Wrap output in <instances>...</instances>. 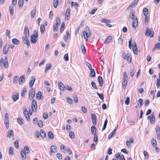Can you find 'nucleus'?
I'll return each instance as SVG.
<instances>
[{
	"mask_svg": "<svg viewBox=\"0 0 160 160\" xmlns=\"http://www.w3.org/2000/svg\"><path fill=\"white\" fill-rule=\"evenodd\" d=\"M108 122V120L107 119H106L104 123L102 129V130H104L106 129Z\"/></svg>",
	"mask_w": 160,
	"mask_h": 160,
	"instance_id": "obj_39",
	"label": "nucleus"
},
{
	"mask_svg": "<svg viewBox=\"0 0 160 160\" xmlns=\"http://www.w3.org/2000/svg\"><path fill=\"white\" fill-rule=\"evenodd\" d=\"M9 49V46L6 45L4 47L3 49V52L4 54H7L8 52Z\"/></svg>",
	"mask_w": 160,
	"mask_h": 160,
	"instance_id": "obj_17",
	"label": "nucleus"
},
{
	"mask_svg": "<svg viewBox=\"0 0 160 160\" xmlns=\"http://www.w3.org/2000/svg\"><path fill=\"white\" fill-rule=\"evenodd\" d=\"M67 89L69 91H71L72 90V88L71 86H65V90Z\"/></svg>",
	"mask_w": 160,
	"mask_h": 160,
	"instance_id": "obj_45",
	"label": "nucleus"
},
{
	"mask_svg": "<svg viewBox=\"0 0 160 160\" xmlns=\"http://www.w3.org/2000/svg\"><path fill=\"white\" fill-rule=\"evenodd\" d=\"M12 42L15 44H19L20 43L19 41L17 39L14 38L12 39Z\"/></svg>",
	"mask_w": 160,
	"mask_h": 160,
	"instance_id": "obj_32",
	"label": "nucleus"
},
{
	"mask_svg": "<svg viewBox=\"0 0 160 160\" xmlns=\"http://www.w3.org/2000/svg\"><path fill=\"white\" fill-rule=\"evenodd\" d=\"M48 114L47 113H44L43 114V118L44 119H46L48 118Z\"/></svg>",
	"mask_w": 160,
	"mask_h": 160,
	"instance_id": "obj_58",
	"label": "nucleus"
},
{
	"mask_svg": "<svg viewBox=\"0 0 160 160\" xmlns=\"http://www.w3.org/2000/svg\"><path fill=\"white\" fill-rule=\"evenodd\" d=\"M97 94L98 95L99 98L102 100H103L104 99V97L103 94L102 93H99L98 92H97Z\"/></svg>",
	"mask_w": 160,
	"mask_h": 160,
	"instance_id": "obj_51",
	"label": "nucleus"
},
{
	"mask_svg": "<svg viewBox=\"0 0 160 160\" xmlns=\"http://www.w3.org/2000/svg\"><path fill=\"white\" fill-rule=\"evenodd\" d=\"M40 31L41 33L43 34L44 33L45 31V28L44 25L43 24L41 25L40 27Z\"/></svg>",
	"mask_w": 160,
	"mask_h": 160,
	"instance_id": "obj_30",
	"label": "nucleus"
},
{
	"mask_svg": "<svg viewBox=\"0 0 160 160\" xmlns=\"http://www.w3.org/2000/svg\"><path fill=\"white\" fill-rule=\"evenodd\" d=\"M37 38L35 37L34 35H32L31 36V41L32 43L35 44L37 42Z\"/></svg>",
	"mask_w": 160,
	"mask_h": 160,
	"instance_id": "obj_14",
	"label": "nucleus"
},
{
	"mask_svg": "<svg viewBox=\"0 0 160 160\" xmlns=\"http://www.w3.org/2000/svg\"><path fill=\"white\" fill-rule=\"evenodd\" d=\"M90 70V76L91 77H95L96 75V74L95 70L94 69L92 68Z\"/></svg>",
	"mask_w": 160,
	"mask_h": 160,
	"instance_id": "obj_26",
	"label": "nucleus"
},
{
	"mask_svg": "<svg viewBox=\"0 0 160 160\" xmlns=\"http://www.w3.org/2000/svg\"><path fill=\"white\" fill-rule=\"evenodd\" d=\"M116 132L115 130H113L112 131V132L110 133V134H109L108 137V138L109 140L111 139L112 138V137L114 135Z\"/></svg>",
	"mask_w": 160,
	"mask_h": 160,
	"instance_id": "obj_33",
	"label": "nucleus"
},
{
	"mask_svg": "<svg viewBox=\"0 0 160 160\" xmlns=\"http://www.w3.org/2000/svg\"><path fill=\"white\" fill-rule=\"evenodd\" d=\"M136 72V71L134 69H133L131 72L130 76L131 77H132L134 76L135 73Z\"/></svg>",
	"mask_w": 160,
	"mask_h": 160,
	"instance_id": "obj_63",
	"label": "nucleus"
},
{
	"mask_svg": "<svg viewBox=\"0 0 160 160\" xmlns=\"http://www.w3.org/2000/svg\"><path fill=\"white\" fill-rule=\"evenodd\" d=\"M35 92L33 88H31L29 91V98L30 100H32L34 97Z\"/></svg>",
	"mask_w": 160,
	"mask_h": 160,
	"instance_id": "obj_3",
	"label": "nucleus"
},
{
	"mask_svg": "<svg viewBox=\"0 0 160 160\" xmlns=\"http://www.w3.org/2000/svg\"><path fill=\"white\" fill-rule=\"evenodd\" d=\"M87 36V38H89L91 36V32L89 28L88 27H87L86 29V31L84 32Z\"/></svg>",
	"mask_w": 160,
	"mask_h": 160,
	"instance_id": "obj_11",
	"label": "nucleus"
},
{
	"mask_svg": "<svg viewBox=\"0 0 160 160\" xmlns=\"http://www.w3.org/2000/svg\"><path fill=\"white\" fill-rule=\"evenodd\" d=\"M156 132L157 134H160V127L159 126H157L156 128Z\"/></svg>",
	"mask_w": 160,
	"mask_h": 160,
	"instance_id": "obj_47",
	"label": "nucleus"
},
{
	"mask_svg": "<svg viewBox=\"0 0 160 160\" xmlns=\"http://www.w3.org/2000/svg\"><path fill=\"white\" fill-rule=\"evenodd\" d=\"M41 96H42V93L41 92L39 91L36 94V98L40 100L41 99Z\"/></svg>",
	"mask_w": 160,
	"mask_h": 160,
	"instance_id": "obj_29",
	"label": "nucleus"
},
{
	"mask_svg": "<svg viewBox=\"0 0 160 160\" xmlns=\"http://www.w3.org/2000/svg\"><path fill=\"white\" fill-rule=\"evenodd\" d=\"M27 92V89L26 88H23L22 92H21V95L22 97H24L25 95V93Z\"/></svg>",
	"mask_w": 160,
	"mask_h": 160,
	"instance_id": "obj_40",
	"label": "nucleus"
},
{
	"mask_svg": "<svg viewBox=\"0 0 160 160\" xmlns=\"http://www.w3.org/2000/svg\"><path fill=\"white\" fill-rule=\"evenodd\" d=\"M127 60L129 63H130L131 62L132 58L130 55H127Z\"/></svg>",
	"mask_w": 160,
	"mask_h": 160,
	"instance_id": "obj_37",
	"label": "nucleus"
},
{
	"mask_svg": "<svg viewBox=\"0 0 160 160\" xmlns=\"http://www.w3.org/2000/svg\"><path fill=\"white\" fill-rule=\"evenodd\" d=\"M35 78L34 76H32L29 82V86L31 88L33 86L35 81Z\"/></svg>",
	"mask_w": 160,
	"mask_h": 160,
	"instance_id": "obj_9",
	"label": "nucleus"
},
{
	"mask_svg": "<svg viewBox=\"0 0 160 160\" xmlns=\"http://www.w3.org/2000/svg\"><path fill=\"white\" fill-rule=\"evenodd\" d=\"M51 151H50V153L51 154H52V153H55L57 152V148L55 145H52L51 146Z\"/></svg>",
	"mask_w": 160,
	"mask_h": 160,
	"instance_id": "obj_12",
	"label": "nucleus"
},
{
	"mask_svg": "<svg viewBox=\"0 0 160 160\" xmlns=\"http://www.w3.org/2000/svg\"><path fill=\"white\" fill-rule=\"evenodd\" d=\"M145 35L146 37H150L152 38L154 36V32L152 29H150L148 28H146V32Z\"/></svg>",
	"mask_w": 160,
	"mask_h": 160,
	"instance_id": "obj_1",
	"label": "nucleus"
},
{
	"mask_svg": "<svg viewBox=\"0 0 160 160\" xmlns=\"http://www.w3.org/2000/svg\"><path fill=\"white\" fill-rule=\"evenodd\" d=\"M18 3L19 7H22L23 4V0H19Z\"/></svg>",
	"mask_w": 160,
	"mask_h": 160,
	"instance_id": "obj_44",
	"label": "nucleus"
},
{
	"mask_svg": "<svg viewBox=\"0 0 160 160\" xmlns=\"http://www.w3.org/2000/svg\"><path fill=\"white\" fill-rule=\"evenodd\" d=\"M36 12V9H34L31 12V16L32 18H34L35 17Z\"/></svg>",
	"mask_w": 160,
	"mask_h": 160,
	"instance_id": "obj_36",
	"label": "nucleus"
},
{
	"mask_svg": "<svg viewBox=\"0 0 160 160\" xmlns=\"http://www.w3.org/2000/svg\"><path fill=\"white\" fill-rule=\"evenodd\" d=\"M135 12L132 10L130 13L129 17L131 19H134V18L136 17H135Z\"/></svg>",
	"mask_w": 160,
	"mask_h": 160,
	"instance_id": "obj_22",
	"label": "nucleus"
},
{
	"mask_svg": "<svg viewBox=\"0 0 160 160\" xmlns=\"http://www.w3.org/2000/svg\"><path fill=\"white\" fill-rule=\"evenodd\" d=\"M48 136L49 138L52 140L54 138V135L51 131H49L48 132Z\"/></svg>",
	"mask_w": 160,
	"mask_h": 160,
	"instance_id": "obj_31",
	"label": "nucleus"
},
{
	"mask_svg": "<svg viewBox=\"0 0 160 160\" xmlns=\"http://www.w3.org/2000/svg\"><path fill=\"white\" fill-rule=\"evenodd\" d=\"M65 24L64 22H63L61 26V27L60 28V32H62V31L64 30V28H65Z\"/></svg>",
	"mask_w": 160,
	"mask_h": 160,
	"instance_id": "obj_42",
	"label": "nucleus"
},
{
	"mask_svg": "<svg viewBox=\"0 0 160 160\" xmlns=\"http://www.w3.org/2000/svg\"><path fill=\"white\" fill-rule=\"evenodd\" d=\"M123 81L122 82V86L123 88L125 89L127 86V80L128 79V77L127 75V72H124L123 73Z\"/></svg>",
	"mask_w": 160,
	"mask_h": 160,
	"instance_id": "obj_2",
	"label": "nucleus"
},
{
	"mask_svg": "<svg viewBox=\"0 0 160 160\" xmlns=\"http://www.w3.org/2000/svg\"><path fill=\"white\" fill-rule=\"evenodd\" d=\"M152 144L153 147H155L157 146V142L155 139L153 138L152 140Z\"/></svg>",
	"mask_w": 160,
	"mask_h": 160,
	"instance_id": "obj_38",
	"label": "nucleus"
},
{
	"mask_svg": "<svg viewBox=\"0 0 160 160\" xmlns=\"http://www.w3.org/2000/svg\"><path fill=\"white\" fill-rule=\"evenodd\" d=\"M93 138L94 142H98V136L97 134H94Z\"/></svg>",
	"mask_w": 160,
	"mask_h": 160,
	"instance_id": "obj_57",
	"label": "nucleus"
},
{
	"mask_svg": "<svg viewBox=\"0 0 160 160\" xmlns=\"http://www.w3.org/2000/svg\"><path fill=\"white\" fill-rule=\"evenodd\" d=\"M69 136H70V137L71 138H72V139H73L75 137V134H74V133L72 132V131H71L69 132Z\"/></svg>",
	"mask_w": 160,
	"mask_h": 160,
	"instance_id": "obj_43",
	"label": "nucleus"
},
{
	"mask_svg": "<svg viewBox=\"0 0 160 160\" xmlns=\"http://www.w3.org/2000/svg\"><path fill=\"white\" fill-rule=\"evenodd\" d=\"M41 136L42 138H45L46 137V134L45 132L42 130H41L40 131Z\"/></svg>",
	"mask_w": 160,
	"mask_h": 160,
	"instance_id": "obj_28",
	"label": "nucleus"
},
{
	"mask_svg": "<svg viewBox=\"0 0 160 160\" xmlns=\"http://www.w3.org/2000/svg\"><path fill=\"white\" fill-rule=\"evenodd\" d=\"M148 119H150L151 124H153L155 123V118L154 114L153 113H152L150 115L148 116Z\"/></svg>",
	"mask_w": 160,
	"mask_h": 160,
	"instance_id": "obj_5",
	"label": "nucleus"
},
{
	"mask_svg": "<svg viewBox=\"0 0 160 160\" xmlns=\"http://www.w3.org/2000/svg\"><path fill=\"white\" fill-rule=\"evenodd\" d=\"M70 14V9L68 8L66 10L65 15V19L66 20H68L69 18Z\"/></svg>",
	"mask_w": 160,
	"mask_h": 160,
	"instance_id": "obj_13",
	"label": "nucleus"
},
{
	"mask_svg": "<svg viewBox=\"0 0 160 160\" xmlns=\"http://www.w3.org/2000/svg\"><path fill=\"white\" fill-rule=\"evenodd\" d=\"M9 131L8 137L9 138H11L12 136H13L14 135L13 131L12 130H11L10 131Z\"/></svg>",
	"mask_w": 160,
	"mask_h": 160,
	"instance_id": "obj_35",
	"label": "nucleus"
},
{
	"mask_svg": "<svg viewBox=\"0 0 160 160\" xmlns=\"http://www.w3.org/2000/svg\"><path fill=\"white\" fill-rule=\"evenodd\" d=\"M26 153H28L29 152V147L27 146H25L24 147V151Z\"/></svg>",
	"mask_w": 160,
	"mask_h": 160,
	"instance_id": "obj_48",
	"label": "nucleus"
},
{
	"mask_svg": "<svg viewBox=\"0 0 160 160\" xmlns=\"http://www.w3.org/2000/svg\"><path fill=\"white\" fill-rule=\"evenodd\" d=\"M112 40V37L111 36H108L105 40L104 43H108L110 42Z\"/></svg>",
	"mask_w": 160,
	"mask_h": 160,
	"instance_id": "obj_27",
	"label": "nucleus"
},
{
	"mask_svg": "<svg viewBox=\"0 0 160 160\" xmlns=\"http://www.w3.org/2000/svg\"><path fill=\"white\" fill-rule=\"evenodd\" d=\"M121 37H122V35L120 36V38H118V42L120 44L122 45L123 43V40L121 38Z\"/></svg>",
	"mask_w": 160,
	"mask_h": 160,
	"instance_id": "obj_53",
	"label": "nucleus"
},
{
	"mask_svg": "<svg viewBox=\"0 0 160 160\" xmlns=\"http://www.w3.org/2000/svg\"><path fill=\"white\" fill-rule=\"evenodd\" d=\"M156 86L158 88H160V79H158L157 81Z\"/></svg>",
	"mask_w": 160,
	"mask_h": 160,
	"instance_id": "obj_52",
	"label": "nucleus"
},
{
	"mask_svg": "<svg viewBox=\"0 0 160 160\" xmlns=\"http://www.w3.org/2000/svg\"><path fill=\"white\" fill-rule=\"evenodd\" d=\"M14 145L16 148H18V140H17L15 141L14 142Z\"/></svg>",
	"mask_w": 160,
	"mask_h": 160,
	"instance_id": "obj_59",
	"label": "nucleus"
},
{
	"mask_svg": "<svg viewBox=\"0 0 160 160\" xmlns=\"http://www.w3.org/2000/svg\"><path fill=\"white\" fill-rule=\"evenodd\" d=\"M8 58H6L4 59V66L5 68H8Z\"/></svg>",
	"mask_w": 160,
	"mask_h": 160,
	"instance_id": "obj_21",
	"label": "nucleus"
},
{
	"mask_svg": "<svg viewBox=\"0 0 160 160\" xmlns=\"http://www.w3.org/2000/svg\"><path fill=\"white\" fill-rule=\"evenodd\" d=\"M26 153L24 152L23 150H22V151L21 152V156L22 159L24 158L26 159Z\"/></svg>",
	"mask_w": 160,
	"mask_h": 160,
	"instance_id": "obj_20",
	"label": "nucleus"
},
{
	"mask_svg": "<svg viewBox=\"0 0 160 160\" xmlns=\"http://www.w3.org/2000/svg\"><path fill=\"white\" fill-rule=\"evenodd\" d=\"M132 49L135 54H137L138 49L137 47H134L132 48Z\"/></svg>",
	"mask_w": 160,
	"mask_h": 160,
	"instance_id": "obj_60",
	"label": "nucleus"
},
{
	"mask_svg": "<svg viewBox=\"0 0 160 160\" xmlns=\"http://www.w3.org/2000/svg\"><path fill=\"white\" fill-rule=\"evenodd\" d=\"M18 123L20 125H22L24 124V120L21 117H19L17 120Z\"/></svg>",
	"mask_w": 160,
	"mask_h": 160,
	"instance_id": "obj_15",
	"label": "nucleus"
},
{
	"mask_svg": "<svg viewBox=\"0 0 160 160\" xmlns=\"http://www.w3.org/2000/svg\"><path fill=\"white\" fill-rule=\"evenodd\" d=\"M25 81V77L24 75H22L20 78L19 82L20 84H21Z\"/></svg>",
	"mask_w": 160,
	"mask_h": 160,
	"instance_id": "obj_25",
	"label": "nucleus"
},
{
	"mask_svg": "<svg viewBox=\"0 0 160 160\" xmlns=\"http://www.w3.org/2000/svg\"><path fill=\"white\" fill-rule=\"evenodd\" d=\"M136 4L134 3L133 2H132L129 6L127 8V9H129L130 8L132 7H134L136 6Z\"/></svg>",
	"mask_w": 160,
	"mask_h": 160,
	"instance_id": "obj_41",
	"label": "nucleus"
},
{
	"mask_svg": "<svg viewBox=\"0 0 160 160\" xmlns=\"http://www.w3.org/2000/svg\"><path fill=\"white\" fill-rule=\"evenodd\" d=\"M52 67V66L51 64H48L46 65V67L45 68V72L46 73H47V72L48 70L50 69Z\"/></svg>",
	"mask_w": 160,
	"mask_h": 160,
	"instance_id": "obj_24",
	"label": "nucleus"
},
{
	"mask_svg": "<svg viewBox=\"0 0 160 160\" xmlns=\"http://www.w3.org/2000/svg\"><path fill=\"white\" fill-rule=\"evenodd\" d=\"M81 51L83 53H85L86 52V50L84 45H82L81 46Z\"/></svg>",
	"mask_w": 160,
	"mask_h": 160,
	"instance_id": "obj_46",
	"label": "nucleus"
},
{
	"mask_svg": "<svg viewBox=\"0 0 160 160\" xmlns=\"http://www.w3.org/2000/svg\"><path fill=\"white\" fill-rule=\"evenodd\" d=\"M64 59L65 61H68L69 60L68 55V53L66 54L64 57Z\"/></svg>",
	"mask_w": 160,
	"mask_h": 160,
	"instance_id": "obj_50",
	"label": "nucleus"
},
{
	"mask_svg": "<svg viewBox=\"0 0 160 160\" xmlns=\"http://www.w3.org/2000/svg\"><path fill=\"white\" fill-rule=\"evenodd\" d=\"M91 132L92 134L93 135L96 134V128L94 126H92L91 128Z\"/></svg>",
	"mask_w": 160,
	"mask_h": 160,
	"instance_id": "obj_23",
	"label": "nucleus"
},
{
	"mask_svg": "<svg viewBox=\"0 0 160 160\" xmlns=\"http://www.w3.org/2000/svg\"><path fill=\"white\" fill-rule=\"evenodd\" d=\"M24 37L28 38L29 36V29L27 26L25 27L24 29Z\"/></svg>",
	"mask_w": 160,
	"mask_h": 160,
	"instance_id": "obj_10",
	"label": "nucleus"
},
{
	"mask_svg": "<svg viewBox=\"0 0 160 160\" xmlns=\"http://www.w3.org/2000/svg\"><path fill=\"white\" fill-rule=\"evenodd\" d=\"M43 123L42 122V121H39L38 122V126L39 127L41 128V127H42L43 126Z\"/></svg>",
	"mask_w": 160,
	"mask_h": 160,
	"instance_id": "obj_61",
	"label": "nucleus"
},
{
	"mask_svg": "<svg viewBox=\"0 0 160 160\" xmlns=\"http://www.w3.org/2000/svg\"><path fill=\"white\" fill-rule=\"evenodd\" d=\"M12 98L14 102L17 101L19 98V95L18 94L13 95L12 96Z\"/></svg>",
	"mask_w": 160,
	"mask_h": 160,
	"instance_id": "obj_19",
	"label": "nucleus"
},
{
	"mask_svg": "<svg viewBox=\"0 0 160 160\" xmlns=\"http://www.w3.org/2000/svg\"><path fill=\"white\" fill-rule=\"evenodd\" d=\"M82 110L84 113H86L87 112V108L84 106H83L81 108Z\"/></svg>",
	"mask_w": 160,
	"mask_h": 160,
	"instance_id": "obj_62",
	"label": "nucleus"
},
{
	"mask_svg": "<svg viewBox=\"0 0 160 160\" xmlns=\"http://www.w3.org/2000/svg\"><path fill=\"white\" fill-rule=\"evenodd\" d=\"M58 87L62 91H65V86L63 83L61 82H59L58 83Z\"/></svg>",
	"mask_w": 160,
	"mask_h": 160,
	"instance_id": "obj_16",
	"label": "nucleus"
},
{
	"mask_svg": "<svg viewBox=\"0 0 160 160\" xmlns=\"http://www.w3.org/2000/svg\"><path fill=\"white\" fill-rule=\"evenodd\" d=\"M28 38L26 37H22V40L23 43L24 44H27V46L28 47H29L30 46V41L28 39Z\"/></svg>",
	"mask_w": 160,
	"mask_h": 160,
	"instance_id": "obj_8",
	"label": "nucleus"
},
{
	"mask_svg": "<svg viewBox=\"0 0 160 160\" xmlns=\"http://www.w3.org/2000/svg\"><path fill=\"white\" fill-rule=\"evenodd\" d=\"M143 11L145 16H147L148 13V10L147 8H144L143 9Z\"/></svg>",
	"mask_w": 160,
	"mask_h": 160,
	"instance_id": "obj_34",
	"label": "nucleus"
},
{
	"mask_svg": "<svg viewBox=\"0 0 160 160\" xmlns=\"http://www.w3.org/2000/svg\"><path fill=\"white\" fill-rule=\"evenodd\" d=\"M18 77L17 76H15L13 79V82L14 83H18Z\"/></svg>",
	"mask_w": 160,
	"mask_h": 160,
	"instance_id": "obj_54",
	"label": "nucleus"
},
{
	"mask_svg": "<svg viewBox=\"0 0 160 160\" xmlns=\"http://www.w3.org/2000/svg\"><path fill=\"white\" fill-rule=\"evenodd\" d=\"M98 80L99 82V85L100 86H102L103 83V81L102 77L99 76L98 77Z\"/></svg>",
	"mask_w": 160,
	"mask_h": 160,
	"instance_id": "obj_18",
	"label": "nucleus"
},
{
	"mask_svg": "<svg viewBox=\"0 0 160 160\" xmlns=\"http://www.w3.org/2000/svg\"><path fill=\"white\" fill-rule=\"evenodd\" d=\"M91 118L93 124L94 125H96L97 122V118L95 114L92 113L91 114Z\"/></svg>",
	"mask_w": 160,
	"mask_h": 160,
	"instance_id": "obj_6",
	"label": "nucleus"
},
{
	"mask_svg": "<svg viewBox=\"0 0 160 160\" xmlns=\"http://www.w3.org/2000/svg\"><path fill=\"white\" fill-rule=\"evenodd\" d=\"M125 102L126 105H127L129 104L130 102V99L129 97H127L126 99L125 100Z\"/></svg>",
	"mask_w": 160,
	"mask_h": 160,
	"instance_id": "obj_55",
	"label": "nucleus"
},
{
	"mask_svg": "<svg viewBox=\"0 0 160 160\" xmlns=\"http://www.w3.org/2000/svg\"><path fill=\"white\" fill-rule=\"evenodd\" d=\"M9 10L10 11L11 15L12 16L13 14V8L12 6L9 7Z\"/></svg>",
	"mask_w": 160,
	"mask_h": 160,
	"instance_id": "obj_49",
	"label": "nucleus"
},
{
	"mask_svg": "<svg viewBox=\"0 0 160 160\" xmlns=\"http://www.w3.org/2000/svg\"><path fill=\"white\" fill-rule=\"evenodd\" d=\"M155 48H156L158 49H160V42H158L155 45Z\"/></svg>",
	"mask_w": 160,
	"mask_h": 160,
	"instance_id": "obj_64",
	"label": "nucleus"
},
{
	"mask_svg": "<svg viewBox=\"0 0 160 160\" xmlns=\"http://www.w3.org/2000/svg\"><path fill=\"white\" fill-rule=\"evenodd\" d=\"M138 25V21L137 18L135 17L134 18L132 22V26L134 28H136Z\"/></svg>",
	"mask_w": 160,
	"mask_h": 160,
	"instance_id": "obj_7",
	"label": "nucleus"
},
{
	"mask_svg": "<svg viewBox=\"0 0 160 160\" xmlns=\"http://www.w3.org/2000/svg\"><path fill=\"white\" fill-rule=\"evenodd\" d=\"M32 107L33 111H36L37 108V103L36 101L34 99L33 100L32 102Z\"/></svg>",
	"mask_w": 160,
	"mask_h": 160,
	"instance_id": "obj_4",
	"label": "nucleus"
},
{
	"mask_svg": "<svg viewBox=\"0 0 160 160\" xmlns=\"http://www.w3.org/2000/svg\"><path fill=\"white\" fill-rule=\"evenodd\" d=\"M10 31L8 29H7L6 32V35L8 37L10 38Z\"/></svg>",
	"mask_w": 160,
	"mask_h": 160,
	"instance_id": "obj_56",
	"label": "nucleus"
}]
</instances>
